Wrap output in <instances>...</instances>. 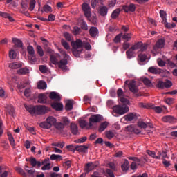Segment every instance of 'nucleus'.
<instances>
[{
  "instance_id": "obj_1",
  "label": "nucleus",
  "mask_w": 177,
  "mask_h": 177,
  "mask_svg": "<svg viewBox=\"0 0 177 177\" xmlns=\"http://www.w3.org/2000/svg\"><path fill=\"white\" fill-rule=\"evenodd\" d=\"M72 53L75 57H80L82 53H84V47L86 50H91L92 46L88 41H83L81 39H77L71 43Z\"/></svg>"
},
{
  "instance_id": "obj_2",
  "label": "nucleus",
  "mask_w": 177,
  "mask_h": 177,
  "mask_svg": "<svg viewBox=\"0 0 177 177\" xmlns=\"http://www.w3.org/2000/svg\"><path fill=\"white\" fill-rule=\"evenodd\" d=\"M60 53L63 57V59L58 61V64H57L59 68L62 70H66L67 68V64H68V59H70V56L66 53L65 51L60 50Z\"/></svg>"
},
{
  "instance_id": "obj_3",
  "label": "nucleus",
  "mask_w": 177,
  "mask_h": 177,
  "mask_svg": "<svg viewBox=\"0 0 177 177\" xmlns=\"http://www.w3.org/2000/svg\"><path fill=\"white\" fill-rule=\"evenodd\" d=\"M100 121H103V116H102V115H92L88 119L89 128L91 129H92V128H96L97 127L96 124L100 122Z\"/></svg>"
},
{
  "instance_id": "obj_4",
  "label": "nucleus",
  "mask_w": 177,
  "mask_h": 177,
  "mask_svg": "<svg viewBox=\"0 0 177 177\" xmlns=\"http://www.w3.org/2000/svg\"><path fill=\"white\" fill-rule=\"evenodd\" d=\"M57 121V120L55 118L50 116L46 118V122H41L39 124V127H41V128H44V129H49L52 128V125H55Z\"/></svg>"
},
{
  "instance_id": "obj_5",
  "label": "nucleus",
  "mask_w": 177,
  "mask_h": 177,
  "mask_svg": "<svg viewBox=\"0 0 177 177\" xmlns=\"http://www.w3.org/2000/svg\"><path fill=\"white\" fill-rule=\"evenodd\" d=\"M113 112L120 115H124L129 111V107L125 105H116L113 108Z\"/></svg>"
},
{
  "instance_id": "obj_6",
  "label": "nucleus",
  "mask_w": 177,
  "mask_h": 177,
  "mask_svg": "<svg viewBox=\"0 0 177 177\" xmlns=\"http://www.w3.org/2000/svg\"><path fill=\"white\" fill-rule=\"evenodd\" d=\"M27 52L28 53V59L31 64H35L37 62V57H35V50L32 46H28Z\"/></svg>"
},
{
  "instance_id": "obj_7",
  "label": "nucleus",
  "mask_w": 177,
  "mask_h": 177,
  "mask_svg": "<svg viewBox=\"0 0 177 177\" xmlns=\"http://www.w3.org/2000/svg\"><path fill=\"white\" fill-rule=\"evenodd\" d=\"M165 46V39H159L155 46L153 48V50H151L153 56H156L157 53H158V49H162Z\"/></svg>"
},
{
  "instance_id": "obj_8",
  "label": "nucleus",
  "mask_w": 177,
  "mask_h": 177,
  "mask_svg": "<svg viewBox=\"0 0 177 177\" xmlns=\"http://www.w3.org/2000/svg\"><path fill=\"white\" fill-rule=\"evenodd\" d=\"M124 85H128L129 89L133 93H138L139 88L136 86V82L135 80H126Z\"/></svg>"
},
{
  "instance_id": "obj_9",
  "label": "nucleus",
  "mask_w": 177,
  "mask_h": 177,
  "mask_svg": "<svg viewBox=\"0 0 177 177\" xmlns=\"http://www.w3.org/2000/svg\"><path fill=\"white\" fill-rule=\"evenodd\" d=\"M133 51L138 50L139 52H145L147 49V46L144 44L141 41L136 43L133 46H131Z\"/></svg>"
},
{
  "instance_id": "obj_10",
  "label": "nucleus",
  "mask_w": 177,
  "mask_h": 177,
  "mask_svg": "<svg viewBox=\"0 0 177 177\" xmlns=\"http://www.w3.org/2000/svg\"><path fill=\"white\" fill-rule=\"evenodd\" d=\"M59 59H60V54L59 53L50 55V66H51V67H53L52 64H54V66H57L59 64Z\"/></svg>"
},
{
  "instance_id": "obj_11",
  "label": "nucleus",
  "mask_w": 177,
  "mask_h": 177,
  "mask_svg": "<svg viewBox=\"0 0 177 177\" xmlns=\"http://www.w3.org/2000/svg\"><path fill=\"white\" fill-rule=\"evenodd\" d=\"M49 111V109L44 105L36 106V114L41 115L42 114H46Z\"/></svg>"
},
{
  "instance_id": "obj_12",
  "label": "nucleus",
  "mask_w": 177,
  "mask_h": 177,
  "mask_svg": "<svg viewBox=\"0 0 177 177\" xmlns=\"http://www.w3.org/2000/svg\"><path fill=\"white\" fill-rule=\"evenodd\" d=\"M82 10L86 17L89 19L91 17V6L86 3H83L82 6Z\"/></svg>"
},
{
  "instance_id": "obj_13",
  "label": "nucleus",
  "mask_w": 177,
  "mask_h": 177,
  "mask_svg": "<svg viewBox=\"0 0 177 177\" xmlns=\"http://www.w3.org/2000/svg\"><path fill=\"white\" fill-rule=\"evenodd\" d=\"M9 68L12 70H17V68H21L23 67V63L21 62H12L9 64Z\"/></svg>"
},
{
  "instance_id": "obj_14",
  "label": "nucleus",
  "mask_w": 177,
  "mask_h": 177,
  "mask_svg": "<svg viewBox=\"0 0 177 177\" xmlns=\"http://www.w3.org/2000/svg\"><path fill=\"white\" fill-rule=\"evenodd\" d=\"M41 165H44L41 167L42 171H49V169H50V163H49V158L45 159L41 162Z\"/></svg>"
},
{
  "instance_id": "obj_15",
  "label": "nucleus",
  "mask_w": 177,
  "mask_h": 177,
  "mask_svg": "<svg viewBox=\"0 0 177 177\" xmlns=\"http://www.w3.org/2000/svg\"><path fill=\"white\" fill-rule=\"evenodd\" d=\"M123 10L124 12H135L136 6L133 3H131L129 6H123Z\"/></svg>"
},
{
  "instance_id": "obj_16",
  "label": "nucleus",
  "mask_w": 177,
  "mask_h": 177,
  "mask_svg": "<svg viewBox=\"0 0 177 177\" xmlns=\"http://www.w3.org/2000/svg\"><path fill=\"white\" fill-rule=\"evenodd\" d=\"M109 124L110 123H109V122L107 121L101 122L98 127V132H104V131L106 129L107 127H109Z\"/></svg>"
},
{
  "instance_id": "obj_17",
  "label": "nucleus",
  "mask_w": 177,
  "mask_h": 177,
  "mask_svg": "<svg viewBox=\"0 0 177 177\" xmlns=\"http://www.w3.org/2000/svg\"><path fill=\"white\" fill-rule=\"evenodd\" d=\"M149 73L151 74H161V69L157 66H151L148 68Z\"/></svg>"
},
{
  "instance_id": "obj_18",
  "label": "nucleus",
  "mask_w": 177,
  "mask_h": 177,
  "mask_svg": "<svg viewBox=\"0 0 177 177\" xmlns=\"http://www.w3.org/2000/svg\"><path fill=\"white\" fill-rule=\"evenodd\" d=\"M51 107H53L57 111H62V110H63V104L60 102H53L51 104Z\"/></svg>"
},
{
  "instance_id": "obj_19",
  "label": "nucleus",
  "mask_w": 177,
  "mask_h": 177,
  "mask_svg": "<svg viewBox=\"0 0 177 177\" xmlns=\"http://www.w3.org/2000/svg\"><path fill=\"white\" fill-rule=\"evenodd\" d=\"M95 167L96 166L93 162H89L86 165L84 171H86V174H89V172L95 169Z\"/></svg>"
},
{
  "instance_id": "obj_20",
  "label": "nucleus",
  "mask_w": 177,
  "mask_h": 177,
  "mask_svg": "<svg viewBox=\"0 0 177 177\" xmlns=\"http://www.w3.org/2000/svg\"><path fill=\"white\" fill-rule=\"evenodd\" d=\"M127 130L129 131V132H134V133H137V135L141 132L140 129L135 127V126H133L132 124L127 126Z\"/></svg>"
},
{
  "instance_id": "obj_21",
  "label": "nucleus",
  "mask_w": 177,
  "mask_h": 177,
  "mask_svg": "<svg viewBox=\"0 0 177 177\" xmlns=\"http://www.w3.org/2000/svg\"><path fill=\"white\" fill-rule=\"evenodd\" d=\"M162 120L163 121V122H169V123L176 122V118L170 115L163 117L162 118Z\"/></svg>"
},
{
  "instance_id": "obj_22",
  "label": "nucleus",
  "mask_w": 177,
  "mask_h": 177,
  "mask_svg": "<svg viewBox=\"0 0 177 177\" xmlns=\"http://www.w3.org/2000/svg\"><path fill=\"white\" fill-rule=\"evenodd\" d=\"M125 121H133V120H138V117L136 113H129L124 116Z\"/></svg>"
},
{
  "instance_id": "obj_23",
  "label": "nucleus",
  "mask_w": 177,
  "mask_h": 177,
  "mask_svg": "<svg viewBox=\"0 0 177 177\" xmlns=\"http://www.w3.org/2000/svg\"><path fill=\"white\" fill-rule=\"evenodd\" d=\"M50 99H52L53 100H57L59 102L61 97H60V94L58 93H56L55 91H53L50 93L49 96Z\"/></svg>"
},
{
  "instance_id": "obj_24",
  "label": "nucleus",
  "mask_w": 177,
  "mask_h": 177,
  "mask_svg": "<svg viewBox=\"0 0 177 177\" xmlns=\"http://www.w3.org/2000/svg\"><path fill=\"white\" fill-rule=\"evenodd\" d=\"M0 17H3L4 19H8L9 21H15V19H13V17L10 16V14L9 13L0 11Z\"/></svg>"
},
{
  "instance_id": "obj_25",
  "label": "nucleus",
  "mask_w": 177,
  "mask_h": 177,
  "mask_svg": "<svg viewBox=\"0 0 177 177\" xmlns=\"http://www.w3.org/2000/svg\"><path fill=\"white\" fill-rule=\"evenodd\" d=\"M30 162L32 167H35L37 166L38 168H39L41 165V161H37V159H35V158H30Z\"/></svg>"
},
{
  "instance_id": "obj_26",
  "label": "nucleus",
  "mask_w": 177,
  "mask_h": 177,
  "mask_svg": "<svg viewBox=\"0 0 177 177\" xmlns=\"http://www.w3.org/2000/svg\"><path fill=\"white\" fill-rule=\"evenodd\" d=\"M26 110L30 113V114H36L37 106H32L31 105H24Z\"/></svg>"
},
{
  "instance_id": "obj_27",
  "label": "nucleus",
  "mask_w": 177,
  "mask_h": 177,
  "mask_svg": "<svg viewBox=\"0 0 177 177\" xmlns=\"http://www.w3.org/2000/svg\"><path fill=\"white\" fill-rule=\"evenodd\" d=\"M126 56L127 59H132L133 57H135L136 53L131 47L126 52Z\"/></svg>"
},
{
  "instance_id": "obj_28",
  "label": "nucleus",
  "mask_w": 177,
  "mask_h": 177,
  "mask_svg": "<svg viewBox=\"0 0 177 177\" xmlns=\"http://www.w3.org/2000/svg\"><path fill=\"white\" fill-rule=\"evenodd\" d=\"M46 99H48V96L46 94H40L38 97V103H41L44 104L46 103Z\"/></svg>"
},
{
  "instance_id": "obj_29",
  "label": "nucleus",
  "mask_w": 177,
  "mask_h": 177,
  "mask_svg": "<svg viewBox=\"0 0 177 177\" xmlns=\"http://www.w3.org/2000/svg\"><path fill=\"white\" fill-rule=\"evenodd\" d=\"M109 12V9L106 6H101L99 9V13L100 16H106Z\"/></svg>"
},
{
  "instance_id": "obj_30",
  "label": "nucleus",
  "mask_w": 177,
  "mask_h": 177,
  "mask_svg": "<svg viewBox=\"0 0 177 177\" xmlns=\"http://www.w3.org/2000/svg\"><path fill=\"white\" fill-rule=\"evenodd\" d=\"M30 73V70L28 68H22L17 71V73L19 75H26V74H28Z\"/></svg>"
},
{
  "instance_id": "obj_31",
  "label": "nucleus",
  "mask_w": 177,
  "mask_h": 177,
  "mask_svg": "<svg viewBox=\"0 0 177 177\" xmlns=\"http://www.w3.org/2000/svg\"><path fill=\"white\" fill-rule=\"evenodd\" d=\"M75 150L80 153H85L88 150V147L85 145L76 146Z\"/></svg>"
},
{
  "instance_id": "obj_32",
  "label": "nucleus",
  "mask_w": 177,
  "mask_h": 177,
  "mask_svg": "<svg viewBox=\"0 0 177 177\" xmlns=\"http://www.w3.org/2000/svg\"><path fill=\"white\" fill-rule=\"evenodd\" d=\"M91 37H96L99 34V30L96 27H91L89 30Z\"/></svg>"
},
{
  "instance_id": "obj_33",
  "label": "nucleus",
  "mask_w": 177,
  "mask_h": 177,
  "mask_svg": "<svg viewBox=\"0 0 177 177\" xmlns=\"http://www.w3.org/2000/svg\"><path fill=\"white\" fill-rule=\"evenodd\" d=\"M71 131L73 135L78 134V127L74 123L71 124Z\"/></svg>"
},
{
  "instance_id": "obj_34",
  "label": "nucleus",
  "mask_w": 177,
  "mask_h": 177,
  "mask_svg": "<svg viewBox=\"0 0 177 177\" xmlns=\"http://www.w3.org/2000/svg\"><path fill=\"white\" fill-rule=\"evenodd\" d=\"M55 128L59 131V132H62L63 131V129H64V124H63V123L62 122H56L54 124Z\"/></svg>"
},
{
  "instance_id": "obj_35",
  "label": "nucleus",
  "mask_w": 177,
  "mask_h": 177,
  "mask_svg": "<svg viewBox=\"0 0 177 177\" xmlns=\"http://www.w3.org/2000/svg\"><path fill=\"white\" fill-rule=\"evenodd\" d=\"M12 42L15 46H17V48H21L23 46V42H21L17 38H12Z\"/></svg>"
},
{
  "instance_id": "obj_36",
  "label": "nucleus",
  "mask_w": 177,
  "mask_h": 177,
  "mask_svg": "<svg viewBox=\"0 0 177 177\" xmlns=\"http://www.w3.org/2000/svg\"><path fill=\"white\" fill-rule=\"evenodd\" d=\"M38 89H46L48 88V85L46 84V82L45 81H40L38 82L37 84Z\"/></svg>"
},
{
  "instance_id": "obj_37",
  "label": "nucleus",
  "mask_w": 177,
  "mask_h": 177,
  "mask_svg": "<svg viewBox=\"0 0 177 177\" xmlns=\"http://www.w3.org/2000/svg\"><path fill=\"white\" fill-rule=\"evenodd\" d=\"M65 109L67 110V111H70L71 110H73V100H68L66 102V104L65 105Z\"/></svg>"
},
{
  "instance_id": "obj_38",
  "label": "nucleus",
  "mask_w": 177,
  "mask_h": 177,
  "mask_svg": "<svg viewBox=\"0 0 177 177\" xmlns=\"http://www.w3.org/2000/svg\"><path fill=\"white\" fill-rule=\"evenodd\" d=\"M8 138L11 146L12 147H15V146H16V144L15 143V138H13V136H12V133H8Z\"/></svg>"
},
{
  "instance_id": "obj_39",
  "label": "nucleus",
  "mask_w": 177,
  "mask_h": 177,
  "mask_svg": "<svg viewBox=\"0 0 177 177\" xmlns=\"http://www.w3.org/2000/svg\"><path fill=\"white\" fill-rule=\"evenodd\" d=\"M6 109L7 110V113H8L10 115H13V114H15V109H13V106L7 105Z\"/></svg>"
},
{
  "instance_id": "obj_40",
  "label": "nucleus",
  "mask_w": 177,
  "mask_h": 177,
  "mask_svg": "<svg viewBox=\"0 0 177 177\" xmlns=\"http://www.w3.org/2000/svg\"><path fill=\"white\" fill-rule=\"evenodd\" d=\"M9 57L10 59H12V60H15L17 57V53L15 51V50L11 49L9 51Z\"/></svg>"
},
{
  "instance_id": "obj_41",
  "label": "nucleus",
  "mask_w": 177,
  "mask_h": 177,
  "mask_svg": "<svg viewBox=\"0 0 177 177\" xmlns=\"http://www.w3.org/2000/svg\"><path fill=\"white\" fill-rule=\"evenodd\" d=\"M129 169V162L128 160H125L124 164L122 165V170L123 172H127Z\"/></svg>"
},
{
  "instance_id": "obj_42",
  "label": "nucleus",
  "mask_w": 177,
  "mask_h": 177,
  "mask_svg": "<svg viewBox=\"0 0 177 177\" xmlns=\"http://www.w3.org/2000/svg\"><path fill=\"white\" fill-rule=\"evenodd\" d=\"M149 109H153L156 113L158 114L162 113V108L160 106H154V105H151Z\"/></svg>"
},
{
  "instance_id": "obj_43",
  "label": "nucleus",
  "mask_w": 177,
  "mask_h": 177,
  "mask_svg": "<svg viewBox=\"0 0 177 177\" xmlns=\"http://www.w3.org/2000/svg\"><path fill=\"white\" fill-rule=\"evenodd\" d=\"M147 153L148 156H150V157H152L153 158H156V160H160V158H161V156H156V152L154 151L147 150Z\"/></svg>"
},
{
  "instance_id": "obj_44",
  "label": "nucleus",
  "mask_w": 177,
  "mask_h": 177,
  "mask_svg": "<svg viewBox=\"0 0 177 177\" xmlns=\"http://www.w3.org/2000/svg\"><path fill=\"white\" fill-rule=\"evenodd\" d=\"M141 81H142L143 84H145L146 86H151L153 85L151 84V81L146 77H142Z\"/></svg>"
},
{
  "instance_id": "obj_45",
  "label": "nucleus",
  "mask_w": 177,
  "mask_h": 177,
  "mask_svg": "<svg viewBox=\"0 0 177 177\" xmlns=\"http://www.w3.org/2000/svg\"><path fill=\"white\" fill-rule=\"evenodd\" d=\"M41 12H45L46 13H51L52 12V7H50V6L49 5H45L43 7V10H41Z\"/></svg>"
},
{
  "instance_id": "obj_46",
  "label": "nucleus",
  "mask_w": 177,
  "mask_h": 177,
  "mask_svg": "<svg viewBox=\"0 0 177 177\" xmlns=\"http://www.w3.org/2000/svg\"><path fill=\"white\" fill-rule=\"evenodd\" d=\"M36 49L40 57H42L45 55V53H44V50L42 49V47H41V46H37Z\"/></svg>"
},
{
  "instance_id": "obj_47",
  "label": "nucleus",
  "mask_w": 177,
  "mask_h": 177,
  "mask_svg": "<svg viewBox=\"0 0 177 177\" xmlns=\"http://www.w3.org/2000/svg\"><path fill=\"white\" fill-rule=\"evenodd\" d=\"M160 17L162 19V22L167 23V13L164 10L160 11Z\"/></svg>"
},
{
  "instance_id": "obj_48",
  "label": "nucleus",
  "mask_w": 177,
  "mask_h": 177,
  "mask_svg": "<svg viewBox=\"0 0 177 177\" xmlns=\"http://www.w3.org/2000/svg\"><path fill=\"white\" fill-rule=\"evenodd\" d=\"M120 12H121V10L118 8L115 10L111 14L112 19H117L120 15Z\"/></svg>"
},
{
  "instance_id": "obj_49",
  "label": "nucleus",
  "mask_w": 177,
  "mask_h": 177,
  "mask_svg": "<svg viewBox=\"0 0 177 177\" xmlns=\"http://www.w3.org/2000/svg\"><path fill=\"white\" fill-rule=\"evenodd\" d=\"M157 64L159 66V67H165V64H167V62H165V61L162 60V59L161 58H158Z\"/></svg>"
},
{
  "instance_id": "obj_50",
  "label": "nucleus",
  "mask_w": 177,
  "mask_h": 177,
  "mask_svg": "<svg viewBox=\"0 0 177 177\" xmlns=\"http://www.w3.org/2000/svg\"><path fill=\"white\" fill-rule=\"evenodd\" d=\"M35 3H37V1H35V0H30L29 4V10H30V12H32V10H34V9L35 8Z\"/></svg>"
},
{
  "instance_id": "obj_51",
  "label": "nucleus",
  "mask_w": 177,
  "mask_h": 177,
  "mask_svg": "<svg viewBox=\"0 0 177 177\" xmlns=\"http://www.w3.org/2000/svg\"><path fill=\"white\" fill-rule=\"evenodd\" d=\"M51 145L52 146H55V147H59V149H63V147H64V142H54Z\"/></svg>"
},
{
  "instance_id": "obj_52",
  "label": "nucleus",
  "mask_w": 177,
  "mask_h": 177,
  "mask_svg": "<svg viewBox=\"0 0 177 177\" xmlns=\"http://www.w3.org/2000/svg\"><path fill=\"white\" fill-rule=\"evenodd\" d=\"M61 44L64 46V48L65 49H66V50H68V49H70V44H68V43H67V41H66V40L62 39Z\"/></svg>"
},
{
  "instance_id": "obj_53",
  "label": "nucleus",
  "mask_w": 177,
  "mask_h": 177,
  "mask_svg": "<svg viewBox=\"0 0 177 177\" xmlns=\"http://www.w3.org/2000/svg\"><path fill=\"white\" fill-rule=\"evenodd\" d=\"M41 73L45 74V73H48V68L45 65H40L39 67Z\"/></svg>"
},
{
  "instance_id": "obj_54",
  "label": "nucleus",
  "mask_w": 177,
  "mask_h": 177,
  "mask_svg": "<svg viewBox=\"0 0 177 177\" xmlns=\"http://www.w3.org/2000/svg\"><path fill=\"white\" fill-rule=\"evenodd\" d=\"M165 60H166V63L168 67H171V68H174L176 66L175 63L171 62L170 59H165Z\"/></svg>"
},
{
  "instance_id": "obj_55",
  "label": "nucleus",
  "mask_w": 177,
  "mask_h": 177,
  "mask_svg": "<svg viewBox=\"0 0 177 177\" xmlns=\"http://www.w3.org/2000/svg\"><path fill=\"white\" fill-rule=\"evenodd\" d=\"M62 121L63 122L62 124H63L64 127H65V125H70V120H68V118L62 117Z\"/></svg>"
},
{
  "instance_id": "obj_56",
  "label": "nucleus",
  "mask_w": 177,
  "mask_h": 177,
  "mask_svg": "<svg viewBox=\"0 0 177 177\" xmlns=\"http://www.w3.org/2000/svg\"><path fill=\"white\" fill-rule=\"evenodd\" d=\"M107 167H109V168H111V169H113V171H117V166L115 165V162H110L109 163H108Z\"/></svg>"
},
{
  "instance_id": "obj_57",
  "label": "nucleus",
  "mask_w": 177,
  "mask_h": 177,
  "mask_svg": "<svg viewBox=\"0 0 177 177\" xmlns=\"http://www.w3.org/2000/svg\"><path fill=\"white\" fill-rule=\"evenodd\" d=\"M120 102L122 103L123 106H128V104H129V100L125 97H121Z\"/></svg>"
},
{
  "instance_id": "obj_58",
  "label": "nucleus",
  "mask_w": 177,
  "mask_h": 177,
  "mask_svg": "<svg viewBox=\"0 0 177 177\" xmlns=\"http://www.w3.org/2000/svg\"><path fill=\"white\" fill-rule=\"evenodd\" d=\"M122 38L123 39H127V41H129L131 38H132V34L131 33H124L122 36Z\"/></svg>"
},
{
  "instance_id": "obj_59",
  "label": "nucleus",
  "mask_w": 177,
  "mask_h": 177,
  "mask_svg": "<svg viewBox=\"0 0 177 177\" xmlns=\"http://www.w3.org/2000/svg\"><path fill=\"white\" fill-rule=\"evenodd\" d=\"M79 124L81 128H86V125H88V122L82 120L79 122Z\"/></svg>"
},
{
  "instance_id": "obj_60",
  "label": "nucleus",
  "mask_w": 177,
  "mask_h": 177,
  "mask_svg": "<svg viewBox=\"0 0 177 177\" xmlns=\"http://www.w3.org/2000/svg\"><path fill=\"white\" fill-rule=\"evenodd\" d=\"M138 59L140 60L142 62H146V59H147V56L145 54H140L138 55Z\"/></svg>"
},
{
  "instance_id": "obj_61",
  "label": "nucleus",
  "mask_w": 177,
  "mask_h": 177,
  "mask_svg": "<svg viewBox=\"0 0 177 177\" xmlns=\"http://www.w3.org/2000/svg\"><path fill=\"white\" fill-rule=\"evenodd\" d=\"M58 158L62 159V156L61 155L52 154L50 157V159L51 160V161H55V160H58Z\"/></svg>"
},
{
  "instance_id": "obj_62",
  "label": "nucleus",
  "mask_w": 177,
  "mask_h": 177,
  "mask_svg": "<svg viewBox=\"0 0 177 177\" xmlns=\"http://www.w3.org/2000/svg\"><path fill=\"white\" fill-rule=\"evenodd\" d=\"M157 88H159V89H164L165 88V82L162 81H159L157 84Z\"/></svg>"
},
{
  "instance_id": "obj_63",
  "label": "nucleus",
  "mask_w": 177,
  "mask_h": 177,
  "mask_svg": "<svg viewBox=\"0 0 177 177\" xmlns=\"http://www.w3.org/2000/svg\"><path fill=\"white\" fill-rule=\"evenodd\" d=\"M73 32L74 35H77V34H80V32H81V28H80L78 26H75L73 28Z\"/></svg>"
},
{
  "instance_id": "obj_64",
  "label": "nucleus",
  "mask_w": 177,
  "mask_h": 177,
  "mask_svg": "<svg viewBox=\"0 0 177 177\" xmlns=\"http://www.w3.org/2000/svg\"><path fill=\"white\" fill-rule=\"evenodd\" d=\"M106 136L108 139H113V138H114V133H113L111 131H107Z\"/></svg>"
}]
</instances>
